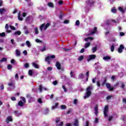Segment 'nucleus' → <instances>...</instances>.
<instances>
[{"mask_svg":"<svg viewBox=\"0 0 126 126\" xmlns=\"http://www.w3.org/2000/svg\"><path fill=\"white\" fill-rule=\"evenodd\" d=\"M56 126H63V122H61V123L60 124H57Z\"/></svg>","mask_w":126,"mask_h":126,"instance_id":"55","label":"nucleus"},{"mask_svg":"<svg viewBox=\"0 0 126 126\" xmlns=\"http://www.w3.org/2000/svg\"><path fill=\"white\" fill-rule=\"evenodd\" d=\"M62 87L63 89L64 92H67V90L65 88V86H64V85H63Z\"/></svg>","mask_w":126,"mask_h":126,"instance_id":"49","label":"nucleus"},{"mask_svg":"<svg viewBox=\"0 0 126 126\" xmlns=\"http://www.w3.org/2000/svg\"><path fill=\"white\" fill-rule=\"evenodd\" d=\"M8 86L12 87L13 89H14V88H15V82H14L13 81L8 83Z\"/></svg>","mask_w":126,"mask_h":126,"instance_id":"8","label":"nucleus"},{"mask_svg":"<svg viewBox=\"0 0 126 126\" xmlns=\"http://www.w3.org/2000/svg\"><path fill=\"white\" fill-rule=\"evenodd\" d=\"M13 113L16 117H20V116L22 115V113H21V112H19L17 110L14 111Z\"/></svg>","mask_w":126,"mask_h":126,"instance_id":"9","label":"nucleus"},{"mask_svg":"<svg viewBox=\"0 0 126 126\" xmlns=\"http://www.w3.org/2000/svg\"><path fill=\"white\" fill-rule=\"evenodd\" d=\"M97 32V27H94V30L92 31L91 33L89 34V35H93V34H95L96 32Z\"/></svg>","mask_w":126,"mask_h":126,"instance_id":"13","label":"nucleus"},{"mask_svg":"<svg viewBox=\"0 0 126 126\" xmlns=\"http://www.w3.org/2000/svg\"><path fill=\"white\" fill-rule=\"evenodd\" d=\"M5 28L6 30H8V29L9 28V27H8V24H6L5 25Z\"/></svg>","mask_w":126,"mask_h":126,"instance_id":"62","label":"nucleus"},{"mask_svg":"<svg viewBox=\"0 0 126 126\" xmlns=\"http://www.w3.org/2000/svg\"><path fill=\"white\" fill-rule=\"evenodd\" d=\"M13 120L12 119V118H11V116H8L5 122L6 123H7V124H8L9 123V122H12Z\"/></svg>","mask_w":126,"mask_h":126,"instance_id":"12","label":"nucleus"},{"mask_svg":"<svg viewBox=\"0 0 126 126\" xmlns=\"http://www.w3.org/2000/svg\"><path fill=\"white\" fill-rule=\"evenodd\" d=\"M47 5H48V6H49V7H54V4H53L52 2H48V4H47Z\"/></svg>","mask_w":126,"mask_h":126,"instance_id":"27","label":"nucleus"},{"mask_svg":"<svg viewBox=\"0 0 126 126\" xmlns=\"http://www.w3.org/2000/svg\"><path fill=\"white\" fill-rule=\"evenodd\" d=\"M21 14L20 13V12L18 13V19L20 21H22V20H23V18H22V17H21Z\"/></svg>","mask_w":126,"mask_h":126,"instance_id":"16","label":"nucleus"},{"mask_svg":"<svg viewBox=\"0 0 126 126\" xmlns=\"http://www.w3.org/2000/svg\"><path fill=\"white\" fill-rule=\"evenodd\" d=\"M90 42L89 43H86L85 44V49H87V48H88V47H89V46H90Z\"/></svg>","mask_w":126,"mask_h":126,"instance_id":"31","label":"nucleus"},{"mask_svg":"<svg viewBox=\"0 0 126 126\" xmlns=\"http://www.w3.org/2000/svg\"><path fill=\"white\" fill-rule=\"evenodd\" d=\"M38 102L39 103V104H42L43 103V101H42V98H40L38 99Z\"/></svg>","mask_w":126,"mask_h":126,"instance_id":"47","label":"nucleus"},{"mask_svg":"<svg viewBox=\"0 0 126 126\" xmlns=\"http://www.w3.org/2000/svg\"><path fill=\"white\" fill-rule=\"evenodd\" d=\"M108 112H109V106L105 105L103 111L104 118L108 117Z\"/></svg>","mask_w":126,"mask_h":126,"instance_id":"2","label":"nucleus"},{"mask_svg":"<svg viewBox=\"0 0 126 126\" xmlns=\"http://www.w3.org/2000/svg\"><path fill=\"white\" fill-rule=\"evenodd\" d=\"M49 109L48 108H45V115H47V114H48V113H49Z\"/></svg>","mask_w":126,"mask_h":126,"instance_id":"52","label":"nucleus"},{"mask_svg":"<svg viewBox=\"0 0 126 126\" xmlns=\"http://www.w3.org/2000/svg\"><path fill=\"white\" fill-rule=\"evenodd\" d=\"M93 90V86L91 85L87 87L86 92V95L84 96V99H86L87 98H88V97H90V96L91 95V90Z\"/></svg>","mask_w":126,"mask_h":126,"instance_id":"1","label":"nucleus"},{"mask_svg":"<svg viewBox=\"0 0 126 126\" xmlns=\"http://www.w3.org/2000/svg\"><path fill=\"white\" fill-rule=\"evenodd\" d=\"M94 59H96V55L93 54V55H90L89 56V59H87V62H89L91 60H94Z\"/></svg>","mask_w":126,"mask_h":126,"instance_id":"5","label":"nucleus"},{"mask_svg":"<svg viewBox=\"0 0 126 126\" xmlns=\"http://www.w3.org/2000/svg\"><path fill=\"white\" fill-rule=\"evenodd\" d=\"M84 40L86 42H88V40H90L91 41H92V40H93V37H87L85 38Z\"/></svg>","mask_w":126,"mask_h":126,"instance_id":"22","label":"nucleus"},{"mask_svg":"<svg viewBox=\"0 0 126 126\" xmlns=\"http://www.w3.org/2000/svg\"><path fill=\"white\" fill-rule=\"evenodd\" d=\"M75 24L77 25V26H79L80 25V22H79V20H77L76 21Z\"/></svg>","mask_w":126,"mask_h":126,"instance_id":"43","label":"nucleus"},{"mask_svg":"<svg viewBox=\"0 0 126 126\" xmlns=\"http://www.w3.org/2000/svg\"><path fill=\"white\" fill-rule=\"evenodd\" d=\"M45 27V24H42L40 27V29L41 31H43V28Z\"/></svg>","mask_w":126,"mask_h":126,"instance_id":"38","label":"nucleus"},{"mask_svg":"<svg viewBox=\"0 0 126 126\" xmlns=\"http://www.w3.org/2000/svg\"><path fill=\"white\" fill-rule=\"evenodd\" d=\"M107 82V79H105L103 81V82L101 84V86L104 87L105 86V85H106V83Z\"/></svg>","mask_w":126,"mask_h":126,"instance_id":"29","label":"nucleus"},{"mask_svg":"<svg viewBox=\"0 0 126 126\" xmlns=\"http://www.w3.org/2000/svg\"><path fill=\"white\" fill-rule=\"evenodd\" d=\"M110 50L112 52H114V51H115V46H114V44L111 46Z\"/></svg>","mask_w":126,"mask_h":126,"instance_id":"35","label":"nucleus"},{"mask_svg":"<svg viewBox=\"0 0 126 126\" xmlns=\"http://www.w3.org/2000/svg\"><path fill=\"white\" fill-rule=\"evenodd\" d=\"M83 59H84V56H80L78 58V61H79V62H81V61H82V60H83Z\"/></svg>","mask_w":126,"mask_h":126,"instance_id":"26","label":"nucleus"},{"mask_svg":"<svg viewBox=\"0 0 126 126\" xmlns=\"http://www.w3.org/2000/svg\"><path fill=\"white\" fill-rule=\"evenodd\" d=\"M0 90H3L4 89V86L3 85H1L0 86Z\"/></svg>","mask_w":126,"mask_h":126,"instance_id":"57","label":"nucleus"},{"mask_svg":"<svg viewBox=\"0 0 126 126\" xmlns=\"http://www.w3.org/2000/svg\"><path fill=\"white\" fill-rule=\"evenodd\" d=\"M122 101H123V103H125V104H126V98H123Z\"/></svg>","mask_w":126,"mask_h":126,"instance_id":"64","label":"nucleus"},{"mask_svg":"<svg viewBox=\"0 0 126 126\" xmlns=\"http://www.w3.org/2000/svg\"><path fill=\"white\" fill-rule=\"evenodd\" d=\"M118 9L122 13H125V10L121 6L119 7Z\"/></svg>","mask_w":126,"mask_h":126,"instance_id":"20","label":"nucleus"},{"mask_svg":"<svg viewBox=\"0 0 126 126\" xmlns=\"http://www.w3.org/2000/svg\"><path fill=\"white\" fill-rule=\"evenodd\" d=\"M14 35H21V32L20 31H16L14 33Z\"/></svg>","mask_w":126,"mask_h":126,"instance_id":"30","label":"nucleus"},{"mask_svg":"<svg viewBox=\"0 0 126 126\" xmlns=\"http://www.w3.org/2000/svg\"><path fill=\"white\" fill-rule=\"evenodd\" d=\"M93 53H95L97 51V47H94L92 48Z\"/></svg>","mask_w":126,"mask_h":126,"instance_id":"39","label":"nucleus"},{"mask_svg":"<svg viewBox=\"0 0 126 126\" xmlns=\"http://www.w3.org/2000/svg\"><path fill=\"white\" fill-rule=\"evenodd\" d=\"M74 126H79V121H78V120L75 119L74 123L73 124Z\"/></svg>","mask_w":126,"mask_h":126,"instance_id":"14","label":"nucleus"},{"mask_svg":"<svg viewBox=\"0 0 126 126\" xmlns=\"http://www.w3.org/2000/svg\"><path fill=\"white\" fill-rule=\"evenodd\" d=\"M112 95H108L106 97V99L109 100H111V99H112Z\"/></svg>","mask_w":126,"mask_h":126,"instance_id":"44","label":"nucleus"},{"mask_svg":"<svg viewBox=\"0 0 126 126\" xmlns=\"http://www.w3.org/2000/svg\"><path fill=\"white\" fill-rule=\"evenodd\" d=\"M7 68H8V69H11V68H12V65H11L10 64H8Z\"/></svg>","mask_w":126,"mask_h":126,"instance_id":"51","label":"nucleus"},{"mask_svg":"<svg viewBox=\"0 0 126 126\" xmlns=\"http://www.w3.org/2000/svg\"><path fill=\"white\" fill-rule=\"evenodd\" d=\"M72 111V109H70L69 110H68V111H67V112L65 113V115H69V114H70Z\"/></svg>","mask_w":126,"mask_h":126,"instance_id":"37","label":"nucleus"},{"mask_svg":"<svg viewBox=\"0 0 126 126\" xmlns=\"http://www.w3.org/2000/svg\"><path fill=\"white\" fill-rule=\"evenodd\" d=\"M39 92H42L43 90V86H42V85H40L39 86Z\"/></svg>","mask_w":126,"mask_h":126,"instance_id":"34","label":"nucleus"},{"mask_svg":"<svg viewBox=\"0 0 126 126\" xmlns=\"http://www.w3.org/2000/svg\"><path fill=\"white\" fill-rule=\"evenodd\" d=\"M56 66L58 70H61V69H62V65L59 62H56Z\"/></svg>","mask_w":126,"mask_h":126,"instance_id":"10","label":"nucleus"},{"mask_svg":"<svg viewBox=\"0 0 126 126\" xmlns=\"http://www.w3.org/2000/svg\"><path fill=\"white\" fill-rule=\"evenodd\" d=\"M6 61H7V58H2L0 60V63H3V62H6Z\"/></svg>","mask_w":126,"mask_h":126,"instance_id":"24","label":"nucleus"},{"mask_svg":"<svg viewBox=\"0 0 126 126\" xmlns=\"http://www.w3.org/2000/svg\"><path fill=\"white\" fill-rule=\"evenodd\" d=\"M120 36H125V33H124V32H120Z\"/></svg>","mask_w":126,"mask_h":126,"instance_id":"63","label":"nucleus"},{"mask_svg":"<svg viewBox=\"0 0 126 126\" xmlns=\"http://www.w3.org/2000/svg\"><path fill=\"white\" fill-rule=\"evenodd\" d=\"M16 55L17 57H20V51L18 50V49L16 50Z\"/></svg>","mask_w":126,"mask_h":126,"instance_id":"23","label":"nucleus"},{"mask_svg":"<svg viewBox=\"0 0 126 126\" xmlns=\"http://www.w3.org/2000/svg\"><path fill=\"white\" fill-rule=\"evenodd\" d=\"M61 108L62 110H65L66 109V106L64 105H62Z\"/></svg>","mask_w":126,"mask_h":126,"instance_id":"36","label":"nucleus"},{"mask_svg":"<svg viewBox=\"0 0 126 126\" xmlns=\"http://www.w3.org/2000/svg\"><path fill=\"white\" fill-rule=\"evenodd\" d=\"M18 106H20V107H23V106H24V102H22V100H20L18 102Z\"/></svg>","mask_w":126,"mask_h":126,"instance_id":"18","label":"nucleus"},{"mask_svg":"<svg viewBox=\"0 0 126 126\" xmlns=\"http://www.w3.org/2000/svg\"><path fill=\"white\" fill-rule=\"evenodd\" d=\"M10 28L12 30H15V28L14 27V26H10Z\"/></svg>","mask_w":126,"mask_h":126,"instance_id":"61","label":"nucleus"},{"mask_svg":"<svg viewBox=\"0 0 126 126\" xmlns=\"http://www.w3.org/2000/svg\"><path fill=\"white\" fill-rule=\"evenodd\" d=\"M94 111H95L94 113H95V116H98V104H96V105L94 107Z\"/></svg>","mask_w":126,"mask_h":126,"instance_id":"11","label":"nucleus"},{"mask_svg":"<svg viewBox=\"0 0 126 126\" xmlns=\"http://www.w3.org/2000/svg\"><path fill=\"white\" fill-rule=\"evenodd\" d=\"M50 25H51V24H50V23H47L46 25L45 26L44 28V30H46L47 28H48V27H49Z\"/></svg>","mask_w":126,"mask_h":126,"instance_id":"25","label":"nucleus"},{"mask_svg":"<svg viewBox=\"0 0 126 126\" xmlns=\"http://www.w3.org/2000/svg\"><path fill=\"white\" fill-rule=\"evenodd\" d=\"M11 99L12 100V101H16V98H15V97L14 96H12L11 97Z\"/></svg>","mask_w":126,"mask_h":126,"instance_id":"59","label":"nucleus"},{"mask_svg":"<svg viewBox=\"0 0 126 126\" xmlns=\"http://www.w3.org/2000/svg\"><path fill=\"white\" fill-rule=\"evenodd\" d=\"M29 75L30 76H32V75H33V71L31 69L29 70Z\"/></svg>","mask_w":126,"mask_h":126,"instance_id":"33","label":"nucleus"},{"mask_svg":"<svg viewBox=\"0 0 126 126\" xmlns=\"http://www.w3.org/2000/svg\"><path fill=\"white\" fill-rule=\"evenodd\" d=\"M124 49H125V46H124L123 44H121L119 48H118V53H119V54H122V52H123V50H124Z\"/></svg>","mask_w":126,"mask_h":126,"instance_id":"7","label":"nucleus"},{"mask_svg":"<svg viewBox=\"0 0 126 126\" xmlns=\"http://www.w3.org/2000/svg\"><path fill=\"white\" fill-rule=\"evenodd\" d=\"M51 59H56V56L53 55L51 56H47L45 58V61L47 62L49 64L51 63V62H50V60H51Z\"/></svg>","mask_w":126,"mask_h":126,"instance_id":"3","label":"nucleus"},{"mask_svg":"<svg viewBox=\"0 0 126 126\" xmlns=\"http://www.w3.org/2000/svg\"><path fill=\"white\" fill-rule=\"evenodd\" d=\"M60 117H57V118H56V120H55L56 123H57V124H58V123H59V122H60Z\"/></svg>","mask_w":126,"mask_h":126,"instance_id":"40","label":"nucleus"},{"mask_svg":"<svg viewBox=\"0 0 126 126\" xmlns=\"http://www.w3.org/2000/svg\"><path fill=\"white\" fill-rule=\"evenodd\" d=\"M25 67L26 68H28V67H29V63H26L25 64Z\"/></svg>","mask_w":126,"mask_h":126,"instance_id":"46","label":"nucleus"},{"mask_svg":"<svg viewBox=\"0 0 126 126\" xmlns=\"http://www.w3.org/2000/svg\"><path fill=\"white\" fill-rule=\"evenodd\" d=\"M58 3L60 5L63 4V0H59V2H58Z\"/></svg>","mask_w":126,"mask_h":126,"instance_id":"60","label":"nucleus"},{"mask_svg":"<svg viewBox=\"0 0 126 126\" xmlns=\"http://www.w3.org/2000/svg\"><path fill=\"white\" fill-rule=\"evenodd\" d=\"M94 123V124H98V123H99V119L98 118H96L95 119Z\"/></svg>","mask_w":126,"mask_h":126,"instance_id":"42","label":"nucleus"},{"mask_svg":"<svg viewBox=\"0 0 126 126\" xmlns=\"http://www.w3.org/2000/svg\"><path fill=\"white\" fill-rule=\"evenodd\" d=\"M84 75L83 74V73H80L79 76H78V78H79V79H83V78H84Z\"/></svg>","mask_w":126,"mask_h":126,"instance_id":"21","label":"nucleus"},{"mask_svg":"<svg viewBox=\"0 0 126 126\" xmlns=\"http://www.w3.org/2000/svg\"><path fill=\"white\" fill-rule=\"evenodd\" d=\"M106 86L108 89L109 90V91H114V88L111 87V84L109 83H106Z\"/></svg>","mask_w":126,"mask_h":126,"instance_id":"6","label":"nucleus"},{"mask_svg":"<svg viewBox=\"0 0 126 126\" xmlns=\"http://www.w3.org/2000/svg\"><path fill=\"white\" fill-rule=\"evenodd\" d=\"M73 104H74L75 105H76V104H77V99L76 98L73 100Z\"/></svg>","mask_w":126,"mask_h":126,"instance_id":"56","label":"nucleus"},{"mask_svg":"<svg viewBox=\"0 0 126 126\" xmlns=\"http://www.w3.org/2000/svg\"><path fill=\"white\" fill-rule=\"evenodd\" d=\"M53 84L54 85H57L58 84V81L55 80L53 82Z\"/></svg>","mask_w":126,"mask_h":126,"instance_id":"58","label":"nucleus"},{"mask_svg":"<svg viewBox=\"0 0 126 126\" xmlns=\"http://www.w3.org/2000/svg\"><path fill=\"white\" fill-rule=\"evenodd\" d=\"M26 44L27 45L28 47H30L31 46L30 42L28 40L26 41Z\"/></svg>","mask_w":126,"mask_h":126,"instance_id":"45","label":"nucleus"},{"mask_svg":"<svg viewBox=\"0 0 126 126\" xmlns=\"http://www.w3.org/2000/svg\"><path fill=\"white\" fill-rule=\"evenodd\" d=\"M0 37H5V33L2 32V33H0Z\"/></svg>","mask_w":126,"mask_h":126,"instance_id":"48","label":"nucleus"},{"mask_svg":"<svg viewBox=\"0 0 126 126\" xmlns=\"http://www.w3.org/2000/svg\"><path fill=\"white\" fill-rule=\"evenodd\" d=\"M34 32L36 34H39V30H38V28L37 27L35 28Z\"/></svg>","mask_w":126,"mask_h":126,"instance_id":"32","label":"nucleus"},{"mask_svg":"<svg viewBox=\"0 0 126 126\" xmlns=\"http://www.w3.org/2000/svg\"><path fill=\"white\" fill-rule=\"evenodd\" d=\"M103 59L104 61H110V60H111V57L110 56H106L104 57Z\"/></svg>","mask_w":126,"mask_h":126,"instance_id":"17","label":"nucleus"},{"mask_svg":"<svg viewBox=\"0 0 126 126\" xmlns=\"http://www.w3.org/2000/svg\"><path fill=\"white\" fill-rule=\"evenodd\" d=\"M86 3L87 4V5L92 6V5H94L95 1L93 0H88L86 1Z\"/></svg>","mask_w":126,"mask_h":126,"instance_id":"4","label":"nucleus"},{"mask_svg":"<svg viewBox=\"0 0 126 126\" xmlns=\"http://www.w3.org/2000/svg\"><path fill=\"white\" fill-rule=\"evenodd\" d=\"M47 70H48V71H52V70H53V67H48L47 68Z\"/></svg>","mask_w":126,"mask_h":126,"instance_id":"54","label":"nucleus"},{"mask_svg":"<svg viewBox=\"0 0 126 126\" xmlns=\"http://www.w3.org/2000/svg\"><path fill=\"white\" fill-rule=\"evenodd\" d=\"M21 99H22V100L23 101L24 103H26V99L25 98V97L22 96L21 97Z\"/></svg>","mask_w":126,"mask_h":126,"instance_id":"41","label":"nucleus"},{"mask_svg":"<svg viewBox=\"0 0 126 126\" xmlns=\"http://www.w3.org/2000/svg\"><path fill=\"white\" fill-rule=\"evenodd\" d=\"M63 23L64 24H68V23H69V21H68V20H66L64 21Z\"/></svg>","mask_w":126,"mask_h":126,"instance_id":"50","label":"nucleus"},{"mask_svg":"<svg viewBox=\"0 0 126 126\" xmlns=\"http://www.w3.org/2000/svg\"><path fill=\"white\" fill-rule=\"evenodd\" d=\"M15 77L17 80H18V79H19V76H18V74H16Z\"/></svg>","mask_w":126,"mask_h":126,"instance_id":"53","label":"nucleus"},{"mask_svg":"<svg viewBox=\"0 0 126 126\" xmlns=\"http://www.w3.org/2000/svg\"><path fill=\"white\" fill-rule=\"evenodd\" d=\"M7 11V9L0 8V14H3V12Z\"/></svg>","mask_w":126,"mask_h":126,"instance_id":"15","label":"nucleus"},{"mask_svg":"<svg viewBox=\"0 0 126 126\" xmlns=\"http://www.w3.org/2000/svg\"><path fill=\"white\" fill-rule=\"evenodd\" d=\"M111 12L113 13H117V9L115 7H113L111 9Z\"/></svg>","mask_w":126,"mask_h":126,"instance_id":"28","label":"nucleus"},{"mask_svg":"<svg viewBox=\"0 0 126 126\" xmlns=\"http://www.w3.org/2000/svg\"><path fill=\"white\" fill-rule=\"evenodd\" d=\"M32 66H34V67H35V68H39V65L35 63H32Z\"/></svg>","mask_w":126,"mask_h":126,"instance_id":"19","label":"nucleus"}]
</instances>
